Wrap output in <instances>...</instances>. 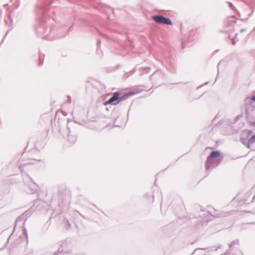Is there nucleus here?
<instances>
[{
  "instance_id": "f257e3e1",
  "label": "nucleus",
  "mask_w": 255,
  "mask_h": 255,
  "mask_svg": "<svg viewBox=\"0 0 255 255\" xmlns=\"http://www.w3.org/2000/svg\"><path fill=\"white\" fill-rule=\"evenodd\" d=\"M152 19L158 23H163L167 25H172V23L168 18H165L162 15H154Z\"/></svg>"
},
{
  "instance_id": "f03ea898",
  "label": "nucleus",
  "mask_w": 255,
  "mask_h": 255,
  "mask_svg": "<svg viewBox=\"0 0 255 255\" xmlns=\"http://www.w3.org/2000/svg\"><path fill=\"white\" fill-rule=\"evenodd\" d=\"M119 93H114L113 96L105 103V105H107L108 104H112L115 105L119 104L122 100V98L119 97Z\"/></svg>"
},
{
  "instance_id": "7ed1b4c3",
  "label": "nucleus",
  "mask_w": 255,
  "mask_h": 255,
  "mask_svg": "<svg viewBox=\"0 0 255 255\" xmlns=\"http://www.w3.org/2000/svg\"><path fill=\"white\" fill-rule=\"evenodd\" d=\"M220 152L217 151H214L211 152L208 158H217L220 156Z\"/></svg>"
},
{
  "instance_id": "20e7f679",
  "label": "nucleus",
  "mask_w": 255,
  "mask_h": 255,
  "mask_svg": "<svg viewBox=\"0 0 255 255\" xmlns=\"http://www.w3.org/2000/svg\"><path fill=\"white\" fill-rule=\"evenodd\" d=\"M249 142L250 143L255 142V134L251 138Z\"/></svg>"
},
{
  "instance_id": "39448f33",
  "label": "nucleus",
  "mask_w": 255,
  "mask_h": 255,
  "mask_svg": "<svg viewBox=\"0 0 255 255\" xmlns=\"http://www.w3.org/2000/svg\"><path fill=\"white\" fill-rule=\"evenodd\" d=\"M135 94V92H130V93H129L128 94V95L131 96V95H134Z\"/></svg>"
},
{
  "instance_id": "423d86ee",
  "label": "nucleus",
  "mask_w": 255,
  "mask_h": 255,
  "mask_svg": "<svg viewBox=\"0 0 255 255\" xmlns=\"http://www.w3.org/2000/svg\"><path fill=\"white\" fill-rule=\"evenodd\" d=\"M230 6L232 8V5L230 3Z\"/></svg>"
},
{
  "instance_id": "0eeeda50",
  "label": "nucleus",
  "mask_w": 255,
  "mask_h": 255,
  "mask_svg": "<svg viewBox=\"0 0 255 255\" xmlns=\"http://www.w3.org/2000/svg\"><path fill=\"white\" fill-rule=\"evenodd\" d=\"M254 101L255 102V98H253Z\"/></svg>"
}]
</instances>
